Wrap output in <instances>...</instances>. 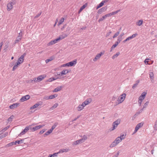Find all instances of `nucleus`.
Wrapping results in <instances>:
<instances>
[{
	"instance_id": "f257e3e1",
	"label": "nucleus",
	"mask_w": 157,
	"mask_h": 157,
	"mask_svg": "<svg viewBox=\"0 0 157 157\" xmlns=\"http://www.w3.org/2000/svg\"><path fill=\"white\" fill-rule=\"evenodd\" d=\"M125 136L126 135L122 134L117 137L115 140L110 145L109 147L111 148H112L116 146L120 142H121L122 140L124 139L125 138Z\"/></svg>"
},
{
	"instance_id": "f03ea898",
	"label": "nucleus",
	"mask_w": 157,
	"mask_h": 157,
	"mask_svg": "<svg viewBox=\"0 0 157 157\" xmlns=\"http://www.w3.org/2000/svg\"><path fill=\"white\" fill-rule=\"evenodd\" d=\"M120 119H118L114 121L113 123L112 127L110 128L109 129L110 130V131L114 130L117 127L118 125L120 124Z\"/></svg>"
},
{
	"instance_id": "7ed1b4c3",
	"label": "nucleus",
	"mask_w": 157,
	"mask_h": 157,
	"mask_svg": "<svg viewBox=\"0 0 157 157\" xmlns=\"http://www.w3.org/2000/svg\"><path fill=\"white\" fill-rule=\"evenodd\" d=\"M126 97V94L125 93L123 94L120 97H119L117 100V101L119 104L121 103L124 100Z\"/></svg>"
},
{
	"instance_id": "20e7f679",
	"label": "nucleus",
	"mask_w": 157,
	"mask_h": 157,
	"mask_svg": "<svg viewBox=\"0 0 157 157\" xmlns=\"http://www.w3.org/2000/svg\"><path fill=\"white\" fill-rule=\"evenodd\" d=\"M44 124L37 125L34 127H33L32 128H30V129L31 130L32 132H34L44 127Z\"/></svg>"
},
{
	"instance_id": "39448f33",
	"label": "nucleus",
	"mask_w": 157,
	"mask_h": 157,
	"mask_svg": "<svg viewBox=\"0 0 157 157\" xmlns=\"http://www.w3.org/2000/svg\"><path fill=\"white\" fill-rule=\"evenodd\" d=\"M15 4V3L14 2H10L7 5V10L10 11L13 8V6Z\"/></svg>"
},
{
	"instance_id": "423d86ee",
	"label": "nucleus",
	"mask_w": 157,
	"mask_h": 157,
	"mask_svg": "<svg viewBox=\"0 0 157 157\" xmlns=\"http://www.w3.org/2000/svg\"><path fill=\"white\" fill-rule=\"evenodd\" d=\"M30 98V96L28 95L24 96L20 99V101L21 102H23L29 99Z\"/></svg>"
},
{
	"instance_id": "0eeeda50",
	"label": "nucleus",
	"mask_w": 157,
	"mask_h": 157,
	"mask_svg": "<svg viewBox=\"0 0 157 157\" xmlns=\"http://www.w3.org/2000/svg\"><path fill=\"white\" fill-rule=\"evenodd\" d=\"M30 127L31 125L26 127L25 129L21 132L20 135H23L25 134L29 129H30Z\"/></svg>"
},
{
	"instance_id": "6e6552de",
	"label": "nucleus",
	"mask_w": 157,
	"mask_h": 157,
	"mask_svg": "<svg viewBox=\"0 0 157 157\" xmlns=\"http://www.w3.org/2000/svg\"><path fill=\"white\" fill-rule=\"evenodd\" d=\"M137 35V33L133 34L132 36H129L127 37L125 40H124L123 42L124 43H125L127 41L135 38Z\"/></svg>"
},
{
	"instance_id": "1a4fd4ad",
	"label": "nucleus",
	"mask_w": 157,
	"mask_h": 157,
	"mask_svg": "<svg viewBox=\"0 0 157 157\" xmlns=\"http://www.w3.org/2000/svg\"><path fill=\"white\" fill-rule=\"evenodd\" d=\"M104 54L102 52H100V53L97 54L95 58L93 59V60L95 62L97 60L99 59L101 56Z\"/></svg>"
},
{
	"instance_id": "9d476101",
	"label": "nucleus",
	"mask_w": 157,
	"mask_h": 157,
	"mask_svg": "<svg viewBox=\"0 0 157 157\" xmlns=\"http://www.w3.org/2000/svg\"><path fill=\"white\" fill-rule=\"evenodd\" d=\"M107 9V7L106 6L103 7L98 10V13L99 14H101L103 12H105Z\"/></svg>"
},
{
	"instance_id": "9b49d317",
	"label": "nucleus",
	"mask_w": 157,
	"mask_h": 157,
	"mask_svg": "<svg viewBox=\"0 0 157 157\" xmlns=\"http://www.w3.org/2000/svg\"><path fill=\"white\" fill-rule=\"evenodd\" d=\"M92 101V100L91 98H90L87 99L84 102H82V104L85 106L86 105L89 104Z\"/></svg>"
},
{
	"instance_id": "f8f14e48",
	"label": "nucleus",
	"mask_w": 157,
	"mask_h": 157,
	"mask_svg": "<svg viewBox=\"0 0 157 157\" xmlns=\"http://www.w3.org/2000/svg\"><path fill=\"white\" fill-rule=\"evenodd\" d=\"M154 74L153 72H149V77L151 82H153L154 78Z\"/></svg>"
},
{
	"instance_id": "ddd939ff",
	"label": "nucleus",
	"mask_w": 157,
	"mask_h": 157,
	"mask_svg": "<svg viewBox=\"0 0 157 157\" xmlns=\"http://www.w3.org/2000/svg\"><path fill=\"white\" fill-rule=\"evenodd\" d=\"M63 88V86H58L52 90V92H56L60 91Z\"/></svg>"
},
{
	"instance_id": "4468645a",
	"label": "nucleus",
	"mask_w": 157,
	"mask_h": 157,
	"mask_svg": "<svg viewBox=\"0 0 157 157\" xmlns=\"http://www.w3.org/2000/svg\"><path fill=\"white\" fill-rule=\"evenodd\" d=\"M45 77L46 76L45 75H40L37 78V80L38 82H40L44 79Z\"/></svg>"
},
{
	"instance_id": "2eb2a0df",
	"label": "nucleus",
	"mask_w": 157,
	"mask_h": 157,
	"mask_svg": "<svg viewBox=\"0 0 157 157\" xmlns=\"http://www.w3.org/2000/svg\"><path fill=\"white\" fill-rule=\"evenodd\" d=\"M107 2V1L106 0L102 1L99 5L97 6V9H98L102 6L104 5V3L105 2Z\"/></svg>"
},
{
	"instance_id": "dca6fc26",
	"label": "nucleus",
	"mask_w": 157,
	"mask_h": 157,
	"mask_svg": "<svg viewBox=\"0 0 157 157\" xmlns=\"http://www.w3.org/2000/svg\"><path fill=\"white\" fill-rule=\"evenodd\" d=\"M85 106L82 103L81 105H79L77 107V109L78 111L82 110L84 108Z\"/></svg>"
},
{
	"instance_id": "f3484780",
	"label": "nucleus",
	"mask_w": 157,
	"mask_h": 157,
	"mask_svg": "<svg viewBox=\"0 0 157 157\" xmlns=\"http://www.w3.org/2000/svg\"><path fill=\"white\" fill-rule=\"evenodd\" d=\"M19 103H15L13 104L12 105L9 106V108L10 109H13L17 107L19 105Z\"/></svg>"
},
{
	"instance_id": "a211bd4d",
	"label": "nucleus",
	"mask_w": 157,
	"mask_h": 157,
	"mask_svg": "<svg viewBox=\"0 0 157 157\" xmlns=\"http://www.w3.org/2000/svg\"><path fill=\"white\" fill-rule=\"evenodd\" d=\"M24 139H21L20 140H17L14 142V145H16L17 144H22L23 143V141L24 140Z\"/></svg>"
},
{
	"instance_id": "6ab92c4d",
	"label": "nucleus",
	"mask_w": 157,
	"mask_h": 157,
	"mask_svg": "<svg viewBox=\"0 0 157 157\" xmlns=\"http://www.w3.org/2000/svg\"><path fill=\"white\" fill-rule=\"evenodd\" d=\"M77 63V60L76 59L71 61L69 62V63L70 67L73 66L74 65L76 64Z\"/></svg>"
},
{
	"instance_id": "aec40b11",
	"label": "nucleus",
	"mask_w": 157,
	"mask_h": 157,
	"mask_svg": "<svg viewBox=\"0 0 157 157\" xmlns=\"http://www.w3.org/2000/svg\"><path fill=\"white\" fill-rule=\"evenodd\" d=\"M69 151L68 149H60L59 151V153L67 152Z\"/></svg>"
},
{
	"instance_id": "412c9836",
	"label": "nucleus",
	"mask_w": 157,
	"mask_h": 157,
	"mask_svg": "<svg viewBox=\"0 0 157 157\" xmlns=\"http://www.w3.org/2000/svg\"><path fill=\"white\" fill-rule=\"evenodd\" d=\"M54 59V56H52L51 57H50L49 58V59H47L45 60V62L46 63H48L49 62L53 60Z\"/></svg>"
},
{
	"instance_id": "4be33fe9",
	"label": "nucleus",
	"mask_w": 157,
	"mask_h": 157,
	"mask_svg": "<svg viewBox=\"0 0 157 157\" xmlns=\"http://www.w3.org/2000/svg\"><path fill=\"white\" fill-rule=\"evenodd\" d=\"M24 58L23 56H20V57L18 59L17 63H19V64L22 63L24 60Z\"/></svg>"
},
{
	"instance_id": "5701e85b",
	"label": "nucleus",
	"mask_w": 157,
	"mask_h": 157,
	"mask_svg": "<svg viewBox=\"0 0 157 157\" xmlns=\"http://www.w3.org/2000/svg\"><path fill=\"white\" fill-rule=\"evenodd\" d=\"M57 96V94H55L49 96L48 98L50 99H52L56 97Z\"/></svg>"
},
{
	"instance_id": "b1692460",
	"label": "nucleus",
	"mask_w": 157,
	"mask_h": 157,
	"mask_svg": "<svg viewBox=\"0 0 157 157\" xmlns=\"http://www.w3.org/2000/svg\"><path fill=\"white\" fill-rule=\"evenodd\" d=\"M68 36V34H64L62 35H61L59 36V38H60V40H62L66 37H67Z\"/></svg>"
},
{
	"instance_id": "393cba45",
	"label": "nucleus",
	"mask_w": 157,
	"mask_h": 157,
	"mask_svg": "<svg viewBox=\"0 0 157 157\" xmlns=\"http://www.w3.org/2000/svg\"><path fill=\"white\" fill-rule=\"evenodd\" d=\"M86 4L82 6L79 10L78 13H79L86 7Z\"/></svg>"
},
{
	"instance_id": "a878e982",
	"label": "nucleus",
	"mask_w": 157,
	"mask_h": 157,
	"mask_svg": "<svg viewBox=\"0 0 157 157\" xmlns=\"http://www.w3.org/2000/svg\"><path fill=\"white\" fill-rule=\"evenodd\" d=\"M22 38L21 36H17L16 38V40L15 41V44H16L18 43L20 40Z\"/></svg>"
},
{
	"instance_id": "bb28decb",
	"label": "nucleus",
	"mask_w": 157,
	"mask_h": 157,
	"mask_svg": "<svg viewBox=\"0 0 157 157\" xmlns=\"http://www.w3.org/2000/svg\"><path fill=\"white\" fill-rule=\"evenodd\" d=\"M68 72L69 71L68 70H63L61 72V75H66Z\"/></svg>"
},
{
	"instance_id": "cd10ccee",
	"label": "nucleus",
	"mask_w": 157,
	"mask_h": 157,
	"mask_svg": "<svg viewBox=\"0 0 157 157\" xmlns=\"http://www.w3.org/2000/svg\"><path fill=\"white\" fill-rule=\"evenodd\" d=\"M40 105L38 103H36L33 106L31 107L30 109H35L36 108H37Z\"/></svg>"
},
{
	"instance_id": "c85d7f7f",
	"label": "nucleus",
	"mask_w": 157,
	"mask_h": 157,
	"mask_svg": "<svg viewBox=\"0 0 157 157\" xmlns=\"http://www.w3.org/2000/svg\"><path fill=\"white\" fill-rule=\"evenodd\" d=\"M139 82H140L139 80H137L136 81V83L134 84L133 85L132 87V88L133 89H134V88H135L138 85V83H139Z\"/></svg>"
},
{
	"instance_id": "c756f323",
	"label": "nucleus",
	"mask_w": 157,
	"mask_h": 157,
	"mask_svg": "<svg viewBox=\"0 0 157 157\" xmlns=\"http://www.w3.org/2000/svg\"><path fill=\"white\" fill-rule=\"evenodd\" d=\"M19 63H17L13 67V71H14L18 67L19 64Z\"/></svg>"
},
{
	"instance_id": "7c9ffc66",
	"label": "nucleus",
	"mask_w": 157,
	"mask_h": 157,
	"mask_svg": "<svg viewBox=\"0 0 157 157\" xmlns=\"http://www.w3.org/2000/svg\"><path fill=\"white\" fill-rule=\"evenodd\" d=\"M143 20H140L139 21H138L136 23V25H138V26H140L141 25L142 23H143Z\"/></svg>"
},
{
	"instance_id": "2f4dec72",
	"label": "nucleus",
	"mask_w": 157,
	"mask_h": 157,
	"mask_svg": "<svg viewBox=\"0 0 157 157\" xmlns=\"http://www.w3.org/2000/svg\"><path fill=\"white\" fill-rule=\"evenodd\" d=\"M64 20V18L63 17H62L60 20L58 22V24L59 25H61L63 22Z\"/></svg>"
},
{
	"instance_id": "473e14b6",
	"label": "nucleus",
	"mask_w": 157,
	"mask_h": 157,
	"mask_svg": "<svg viewBox=\"0 0 157 157\" xmlns=\"http://www.w3.org/2000/svg\"><path fill=\"white\" fill-rule=\"evenodd\" d=\"M120 53L119 52H117L116 54L114 55L112 57V58L113 59L117 57L120 54Z\"/></svg>"
},
{
	"instance_id": "72a5a7b5",
	"label": "nucleus",
	"mask_w": 157,
	"mask_h": 157,
	"mask_svg": "<svg viewBox=\"0 0 157 157\" xmlns=\"http://www.w3.org/2000/svg\"><path fill=\"white\" fill-rule=\"evenodd\" d=\"M106 17H105V15H104L102 17L100 18L98 20V22H100L102 21H103V20H104L106 18Z\"/></svg>"
},
{
	"instance_id": "f704fd0d",
	"label": "nucleus",
	"mask_w": 157,
	"mask_h": 157,
	"mask_svg": "<svg viewBox=\"0 0 157 157\" xmlns=\"http://www.w3.org/2000/svg\"><path fill=\"white\" fill-rule=\"evenodd\" d=\"M80 143V141H79V140H77L75 141H74L73 143V145H77Z\"/></svg>"
},
{
	"instance_id": "c9c22d12",
	"label": "nucleus",
	"mask_w": 157,
	"mask_h": 157,
	"mask_svg": "<svg viewBox=\"0 0 157 157\" xmlns=\"http://www.w3.org/2000/svg\"><path fill=\"white\" fill-rule=\"evenodd\" d=\"M51 133H52L49 130L48 131H47L44 135V137H46V136L50 134Z\"/></svg>"
},
{
	"instance_id": "e433bc0d",
	"label": "nucleus",
	"mask_w": 157,
	"mask_h": 157,
	"mask_svg": "<svg viewBox=\"0 0 157 157\" xmlns=\"http://www.w3.org/2000/svg\"><path fill=\"white\" fill-rule=\"evenodd\" d=\"M13 145H14V142H13L10 143H9L8 144H7V145H6V147H9Z\"/></svg>"
},
{
	"instance_id": "4c0bfd02",
	"label": "nucleus",
	"mask_w": 157,
	"mask_h": 157,
	"mask_svg": "<svg viewBox=\"0 0 157 157\" xmlns=\"http://www.w3.org/2000/svg\"><path fill=\"white\" fill-rule=\"evenodd\" d=\"M143 123L142 122H141L138 124L136 126H137L139 128H141L143 125Z\"/></svg>"
},
{
	"instance_id": "58836bf2",
	"label": "nucleus",
	"mask_w": 157,
	"mask_h": 157,
	"mask_svg": "<svg viewBox=\"0 0 157 157\" xmlns=\"http://www.w3.org/2000/svg\"><path fill=\"white\" fill-rule=\"evenodd\" d=\"M119 33H120L118 31V32H117V33H116L113 36V38H114L115 37H117L119 35Z\"/></svg>"
},
{
	"instance_id": "ea45409f",
	"label": "nucleus",
	"mask_w": 157,
	"mask_h": 157,
	"mask_svg": "<svg viewBox=\"0 0 157 157\" xmlns=\"http://www.w3.org/2000/svg\"><path fill=\"white\" fill-rule=\"evenodd\" d=\"M59 152L56 153H53V154H52V157H56L58 156V155L59 154Z\"/></svg>"
},
{
	"instance_id": "a19ab883",
	"label": "nucleus",
	"mask_w": 157,
	"mask_h": 157,
	"mask_svg": "<svg viewBox=\"0 0 157 157\" xmlns=\"http://www.w3.org/2000/svg\"><path fill=\"white\" fill-rule=\"evenodd\" d=\"M154 128L155 130L156 131L157 130V120L155 122Z\"/></svg>"
},
{
	"instance_id": "79ce46f5",
	"label": "nucleus",
	"mask_w": 157,
	"mask_h": 157,
	"mask_svg": "<svg viewBox=\"0 0 157 157\" xmlns=\"http://www.w3.org/2000/svg\"><path fill=\"white\" fill-rule=\"evenodd\" d=\"M147 93L145 92H143L142 94L140 96L142 97H144L145 98V96L146 95Z\"/></svg>"
},
{
	"instance_id": "37998d69",
	"label": "nucleus",
	"mask_w": 157,
	"mask_h": 157,
	"mask_svg": "<svg viewBox=\"0 0 157 157\" xmlns=\"http://www.w3.org/2000/svg\"><path fill=\"white\" fill-rule=\"evenodd\" d=\"M144 99V98L140 96L139 98V101H140L141 102H142Z\"/></svg>"
},
{
	"instance_id": "c03bdc74",
	"label": "nucleus",
	"mask_w": 157,
	"mask_h": 157,
	"mask_svg": "<svg viewBox=\"0 0 157 157\" xmlns=\"http://www.w3.org/2000/svg\"><path fill=\"white\" fill-rule=\"evenodd\" d=\"M53 44H54L53 41L52 40L51 41H50L49 43H48V44L47 45H48V46H50L52 45H53Z\"/></svg>"
},
{
	"instance_id": "a18cd8bd",
	"label": "nucleus",
	"mask_w": 157,
	"mask_h": 157,
	"mask_svg": "<svg viewBox=\"0 0 157 157\" xmlns=\"http://www.w3.org/2000/svg\"><path fill=\"white\" fill-rule=\"evenodd\" d=\"M120 11V10H117V11H115L113 12H112L111 13L112 14V15L117 14Z\"/></svg>"
},
{
	"instance_id": "49530a36",
	"label": "nucleus",
	"mask_w": 157,
	"mask_h": 157,
	"mask_svg": "<svg viewBox=\"0 0 157 157\" xmlns=\"http://www.w3.org/2000/svg\"><path fill=\"white\" fill-rule=\"evenodd\" d=\"M80 137H82V136H80ZM82 139L85 141V140L87 139V137L86 136L84 135L82 136Z\"/></svg>"
},
{
	"instance_id": "de8ad7c7",
	"label": "nucleus",
	"mask_w": 157,
	"mask_h": 157,
	"mask_svg": "<svg viewBox=\"0 0 157 157\" xmlns=\"http://www.w3.org/2000/svg\"><path fill=\"white\" fill-rule=\"evenodd\" d=\"M122 40V37L119 36L118 37L117 41H118V42H120Z\"/></svg>"
},
{
	"instance_id": "09e8293b",
	"label": "nucleus",
	"mask_w": 157,
	"mask_h": 157,
	"mask_svg": "<svg viewBox=\"0 0 157 157\" xmlns=\"http://www.w3.org/2000/svg\"><path fill=\"white\" fill-rule=\"evenodd\" d=\"M58 105V103H55L52 106V108L53 109H55L57 107V106Z\"/></svg>"
},
{
	"instance_id": "8fccbe9b",
	"label": "nucleus",
	"mask_w": 157,
	"mask_h": 157,
	"mask_svg": "<svg viewBox=\"0 0 157 157\" xmlns=\"http://www.w3.org/2000/svg\"><path fill=\"white\" fill-rule=\"evenodd\" d=\"M105 15V17H110V16H112V14L111 13H110L107 14Z\"/></svg>"
},
{
	"instance_id": "3c124183",
	"label": "nucleus",
	"mask_w": 157,
	"mask_h": 157,
	"mask_svg": "<svg viewBox=\"0 0 157 157\" xmlns=\"http://www.w3.org/2000/svg\"><path fill=\"white\" fill-rule=\"evenodd\" d=\"M46 129H43L42 130L40 131L39 132V134L40 135L42 134L44 132L46 131Z\"/></svg>"
},
{
	"instance_id": "603ef678",
	"label": "nucleus",
	"mask_w": 157,
	"mask_h": 157,
	"mask_svg": "<svg viewBox=\"0 0 157 157\" xmlns=\"http://www.w3.org/2000/svg\"><path fill=\"white\" fill-rule=\"evenodd\" d=\"M149 103V101H147L144 105L143 107L144 108H146L148 104Z\"/></svg>"
},
{
	"instance_id": "864d4df0",
	"label": "nucleus",
	"mask_w": 157,
	"mask_h": 157,
	"mask_svg": "<svg viewBox=\"0 0 157 157\" xmlns=\"http://www.w3.org/2000/svg\"><path fill=\"white\" fill-rule=\"evenodd\" d=\"M41 12L38 13L34 17V18H36L39 17L41 14Z\"/></svg>"
},
{
	"instance_id": "5fc2aeb1",
	"label": "nucleus",
	"mask_w": 157,
	"mask_h": 157,
	"mask_svg": "<svg viewBox=\"0 0 157 157\" xmlns=\"http://www.w3.org/2000/svg\"><path fill=\"white\" fill-rule=\"evenodd\" d=\"M37 81V78H34L33 79V80H31V82L33 83V82H36Z\"/></svg>"
},
{
	"instance_id": "6e6d98bb",
	"label": "nucleus",
	"mask_w": 157,
	"mask_h": 157,
	"mask_svg": "<svg viewBox=\"0 0 157 157\" xmlns=\"http://www.w3.org/2000/svg\"><path fill=\"white\" fill-rule=\"evenodd\" d=\"M13 116L12 115L8 119V121H12V120L13 118Z\"/></svg>"
},
{
	"instance_id": "4d7b16f0",
	"label": "nucleus",
	"mask_w": 157,
	"mask_h": 157,
	"mask_svg": "<svg viewBox=\"0 0 157 157\" xmlns=\"http://www.w3.org/2000/svg\"><path fill=\"white\" fill-rule=\"evenodd\" d=\"M117 46L116 45V44H114L112 45V46L111 47V51H111L115 47H116Z\"/></svg>"
},
{
	"instance_id": "13d9d810",
	"label": "nucleus",
	"mask_w": 157,
	"mask_h": 157,
	"mask_svg": "<svg viewBox=\"0 0 157 157\" xmlns=\"http://www.w3.org/2000/svg\"><path fill=\"white\" fill-rule=\"evenodd\" d=\"M139 129V128L137 126H136L135 128V129L134 130V133H136Z\"/></svg>"
},
{
	"instance_id": "bf43d9fd",
	"label": "nucleus",
	"mask_w": 157,
	"mask_h": 157,
	"mask_svg": "<svg viewBox=\"0 0 157 157\" xmlns=\"http://www.w3.org/2000/svg\"><path fill=\"white\" fill-rule=\"evenodd\" d=\"M9 128V127L8 126L2 129V131L3 132H5V131L7 130Z\"/></svg>"
},
{
	"instance_id": "052dcab7",
	"label": "nucleus",
	"mask_w": 157,
	"mask_h": 157,
	"mask_svg": "<svg viewBox=\"0 0 157 157\" xmlns=\"http://www.w3.org/2000/svg\"><path fill=\"white\" fill-rule=\"evenodd\" d=\"M57 78H50V79H49V80H50V81H52L53 80H55Z\"/></svg>"
},
{
	"instance_id": "680f3d73",
	"label": "nucleus",
	"mask_w": 157,
	"mask_h": 157,
	"mask_svg": "<svg viewBox=\"0 0 157 157\" xmlns=\"http://www.w3.org/2000/svg\"><path fill=\"white\" fill-rule=\"evenodd\" d=\"M57 125V123H55L52 126V128L54 129L56 128Z\"/></svg>"
},
{
	"instance_id": "e2e57ef3",
	"label": "nucleus",
	"mask_w": 157,
	"mask_h": 157,
	"mask_svg": "<svg viewBox=\"0 0 157 157\" xmlns=\"http://www.w3.org/2000/svg\"><path fill=\"white\" fill-rule=\"evenodd\" d=\"M79 141H80V143H82L85 141V140L82 139V138L79 140Z\"/></svg>"
},
{
	"instance_id": "0e129e2a",
	"label": "nucleus",
	"mask_w": 157,
	"mask_h": 157,
	"mask_svg": "<svg viewBox=\"0 0 157 157\" xmlns=\"http://www.w3.org/2000/svg\"><path fill=\"white\" fill-rule=\"evenodd\" d=\"M150 59H146L144 61V63H147V64H148V60Z\"/></svg>"
},
{
	"instance_id": "69168bd1",
	"label": "nucleus",
	"mask_w": 157,
	"mask_h": 157,
	"mask_svg": "<svg viewBox=\"0 0 157 157\" xmlns=\"http://www.w3.org/2000/svg\"><path fill=\"white\" fill-rule=\"evenodd\" d=\"M119 152L118 151L117 152V153L116 154L113 156V157H117L119 155Z\"/></svg>"
},
{
	"instance_id": "338daca9",
	"label": "nucleus",
	"mask_w": 157,
	"mask_h": 157,
	"mask_svg": "<svg viewBox=\"0 0 157 157\" xmlns=\"http://www.w3.org/2000/svg\"><path fill=\"white\" fill-rule=\"evenodd\" d=\"M21 36V38H22V31L21 30L20 33H19V36Z\"/></svg>"
},
{
	"instance_id": "774afa93",
	"label": "nucleus",
	"mask_w": 157,
	"mask_h": 157,
	"mask_svg": "<svg viewBox=\"0 0 157 157\" xmlns=\"http://www.w3.org/2000/svg\"><path fill=\"white\" fill-rule=\"evenodd\" d=\"M8 134V132H5V133H4L2 134V135L3 136V137H4L6 136Z\"/></svg>"
}]
</instances>
